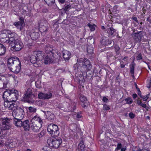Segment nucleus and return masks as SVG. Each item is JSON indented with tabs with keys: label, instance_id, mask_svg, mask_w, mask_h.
Instances as JSON below:
<instances>
[{
	"label": "nucleus",
	"instance_id": "13d9d810",
	"mask_svg": "<svg viewBox=\"0 0 151 151\" xmlns=\"http://www.w3.org/2000/svg\"><path fill=\"white\" fill-rule=\"evenodd\" d=\"M102 100L103 101L105 102H107L108 101V99L105 97H103Z\"/></svg>",
	"mask_w": 151,
	"mask_h": 151
},
{
	"label": "nucleus",
	"instance_id": "4d7b16f0",
	"mask_svg": "<svg viewBox=\"0 0 151 151\" xmlns=\"http://www.w3.org/2000/svg\"><path fill=\"white\" fill-rule=\"evenodd\" d=\"M78 62L77 63H77L76 64H75L74 65V69L75 70H77L78 68Z\"/></svg>",
	"mask_w": 151,
	"mask_h": 151
},
{
	"label": "nucleus",
	"instance_id": "052dcab7",
	"mask_svg": "<svg viewBox=\"0 0 151 151\" xmlns=\"http://www.w3.org/2000/svg\"><path fill=\"white\" fill-rule=\"evenodd\" d=\"M137 104L139 105H141L142 104V102L141 101H139V100H137Z\"/></svg>",
	"mask_w": 151,
	"mask_h": 151
},
{
	"label": "nucleus",
	"instance_id": "79ce46f5",
	"mask_svg": "<svg viewBox=\"0 0 151 151\" xmlns=\"http://www.w3.org/2000/svg\"><path fill=\"white\" fill-rule=\"evenodd\" d=\"M29 110L30 112H35L36 111V109L35 108L32 106L29 107Z\"/></svg>",
	"mask_w": 151,
	"mask_h": 151
},
{
	"label": "nucleus",
	"instance_id": "5fc2aeb1",
	"mask_svg": "<svg viewBox=\"0 0 151 151\" xmlns=\"http://www.w3.org/2000/svg\"><path fill=\"white\" fill-rule=\"evenodd\" d=\"M44 134V132H41L40 133L38 134V136L39 137H41Z\"/></svg>",
	"mask_w": 151,
	"mask_h": 151
},
{
	"label": "nucleus",
	"instance_id": "4468645a",
	"mask_svg": "<svg viewBox=\"0 0 151 151\" xmlns=\"http://www.w3.org/2000/svg\"><path fill=\"white\" fill-rule=\"evenodd\" d=\"M38 97L40 99H49L52 96V93L50 92L43 93L41 92L39 94Z\"/></svg>",
	"mask_w": 151,
	"mask_h": 151
},
{
	"label": "nucleus",
	"instance_id": "a878e982",
	"mask_svg": "<svg viewBox=\"0 0 151 151\" xmlns=\"http://www.w3.org/2000/svg\"><path fill=\"white\" fill-rule=\"evenodd\" d=\"M6 47L2 44L0 43V55H4L6 52Z\"/></svg>",
	"mask_w": 151,
	"mask_h": 151
},
{
	"label": "nucleus",
	"instance_id": "774afa93",
	"mask_svg": "<svg viewBox=\"0 0 151 151\" xmlns=\"http://www.w3.org/2000/svg\"><path fill=\"white\" fill-rule=\"evenodd\" d=\"M126 150V148L125 147H122L121 148V151H125Z\"/></svg>",
	"mask_w": 151,
	"mask_h": 151
},
{
	"label": "nucleus",
	"instance_id": "0e129e2a",
	"mask_svg": "<svg viewBox=\"0 0 151 151\" xmlns=\"http://www.w3.org/2000/svg\"><path fill=\"white\" fill-rule=\"evenodd\" d=\"M140 106H141L142 107L144 108H147L146 105V104H145L142 103Z\"/></svg>",
	"mask_w": 151,
	"mask_h": 151
},
{
	"label": "nucleus",
	"instance_id": "8fccbe9b",
	"mask_svg": "<svg viewBox=\"0 0 151 151\" xmlns=\"http://www.w3.org/2000/svg\"><path fill=\"white\" fill-rule=\"evenodd\" d=\"M122 145L121 143H118L117 144V147L116 148V150H119L122 148Z\"/></svg>",
	"mask_w": 151,
	"mask_h": 151
},
{
	"label": "nucleus",
	"instance_id": "423d86ee",
	"mask_svg": "<svg viewBox=\"0 0 151 151\" xmlns=\"http://www.w3.org/2000/svg\"><path fill=\"white\" fill-rule=\"evenodd\" d=\"M47 130L51 136L53 137H58L60 133L58 126L53 124H51L48 125Z\"/></svg>",
	"mask_w": 151,
	"mask_h": 151
},
{
	"label": "nucleus",
	"instance_id": "f3484780",
	"mask_svg": "<svg viewBox=\"0 0 151 151\" xmlns=\"http://www.w3.org/2000/svg\"><path fill=\"white\" fill-rule=\"evenodd\" d=\"M20 21L15 22L14 23V25L18 29H19L20 30H22V27L24 23V19L23 17H21L19 19Z\"/></svg>",
	"mask_w": 151,
	"mask_h": 151
},
{
	"label": "nucleus",
	"instance_id": "49530a36",
	"mask_svg": "<svg viewBox=\"0 0 151 151\" xmlns=\"http://www.w3.org/2000/svg\"><path fill=\"white\" fill-rule=\"evenodd\" d=\"M43 151H51V150L49 147L45 146L43 148Z\"/></svg>",
	"mask_w": 151,
	"mask_h": 151
},
{
	"label": "nucleus",
	"instance_id": "603ef678",
	"mask_svg": "<svg viewBox=\"0 0 151 151\" xmlns=\"http://www.w3.org/2000/svg\"><path fill=\"white\" fill-rule=\"evenodd\" d=\"M151 86V78L148 81V83L147 85V87L148 88H150Z\"/></svg>",
	"mask_w": 151,
	"mask_h": 151
},
{
	"label": "nucleus",
	"instance_id": "58836bf2",
	"mask_svg": "<svg viewBox=\"0 0 151 151\" xmlns=\"http://www.w3.org/2000/svg\"><path fill=\"white\" fill-rule=\"evenodd\" d=\"M141 31H140L136 33L137 34V41H140L142 38Z\"/></svg>",
	"mask_w": 151,
	"mask_h": 151
},
{
	"label": "nucleus",
	"instance_id": "39448f33",
	"mask_svg": "<svg viewBox=\"0 0 151 151\" xmlns=\"http://www.w3.org/2000/svg\"><path fill=\"white\" fill-rule=\"evenodd\" d=\"M78 62V64L81 66V69L82 70L84 69V70H83V72L87 73L88 71L90 70L92 68V65H91L90 62L87 59H83L82 58H80L77 59V63Z\"/></svg>",
	"mask_w": 151,
	"mask_h": 151
},
{
	"label": "nucleus",
	"instance_id": "c03bdc74",
	"mask_svg": "<svg viewBox=\"0 0 151 151\" xmlns=\"http://www.w3.org/2000/svg\"><path fill=\"white\" fill-rule=\"evenodd\" d=\"M103 109L104 110H108L110 109V107L108 105L105 104L103 105Z\"/></svg>",
	"mask_w": 151,
	"mask_h": 151
},
{
	"label": "nucleus",
	"instance_id": "4be33fe9",
	"mask_svg": "<svg viewBox=\"0 0 151 151\" xmlns=\"http://www.w3.org/2000/svg\"><path fill=\"white\" fill-rule=\"evenodd\" d=\"M42 111L46 114L47 118L48 120L52 121L54 119V115L52 113L47 111V113H46L45 111L42 110Z\"/></svg>",
	"mask_w": 151,
	"mask_h": 151
},
{
	"label": "nucleus",
	"instance_id": "7ed1b4c3",
	"mask_svg": "<svg viewBox=\"0 0 151 151\" xmlns=\"http://www.w3.org/2000/svg\"><path fill=\"white\" fill-rule=\"evenodd\" d=\"M10 120L7 118H1L0 122L2 124V126L0 127V138L2 139L5 137L6 134L7 130L9 129L10 127L9 123Z\"/></svg>",
	"mask_w": 151,
	"mask_h": 151
},
{
	"label": "nucleus",
	"instance_id": "4c0bfd02",
	"mask_svg": "<svg viewBox=\"0 0 151 151\" xmlns=\"http://www.w3.org/2000/svg\"><path fill=\"white\" fill-rule=\"evenodd\" d=\"M40 30H41L42 32H44L47 30V27L46 26H44V25L42 26V27L40 28Z\"/></svg>",
	"mask_w": 151,
	"mask_h": 151
},
{
	"label": "nucleus",
	"instance_id": "69168bd1",
	"mask_svg": "<svg viewBox=\"0 0 151 151\" xmlns=\"http://www.w3.org/2000/svg\"><path fill=\"white\" fill-rule=\"evenodd\" d=\"M132 19H133L134 21L137 22L138 20L137 19L136 17H132Z\"/></svg>",
	"mask_w": 151,
	"mask_h": 151
},
{
	"label": "nucleus",
	"instance_id": "de8ad7c7",
	"mask_svg": "<svg viewBox=\"0 0 151 151\" xmlns=\"http://www.w3.org/2000/svg\"><path fill=\"white\" fill-rule=\"evenodd\" d=\"M114 48L115 51L116 52V53L118 54L119 53L118 51L120 49V48L119 47L118 45H116L115 46Z\"/></svg>",
	"mask_w": 151,
	"mask_h": 151
},
{
	"label": "nucleus",
	"instance_id": "6e6552de",
	"mask_svg": "<svg viewBox=\"0 0 151 151\" xmlns=\"http://www.w3.org/2000/svg\"><path fill=\"white\" fill-rule=\"evenodd\" d=\"M55 54H48L43 59L44 63L46 64L52 63L56 60L57 59H59L60 58V55L58 54L57 57L56 58Z\"/></svg>",
	"mask_w": 151,
	"mask_h": 151
},
{
	"label": "nucleus",
	"instance_id": "3c124183",
	"mask_svg": "<svg viewBox=\"0 0 151 151\" xmlns=\"http://www.w3.org/2000/svg\"><path fill=\"white\" fill-rule=\"evenodd\" d=\"M137 60H140L142 59V54L141 53H140L139 55H138L137 56Z\"/></svg>",
	"mask_w": 151,
	"mask_h": 151
},
{
	"label": "nucleus",
	"instance_id": "20e7f679",
	"mask_svg": "<svg viewBox=\"0 0 151 151\" xmlns=\"http://www.w3.org/2000/svg\"><path fill=\"white\" fill-rule=\"evenodd\" d=\"M18 92L16 90L7 89L5 91L3 94L4 97H6L11 101H17L18 97Z\"/></svg>",
	"mask_w": 151,
	"mask_h": 151
},
{
	"label": "nucleus",
	"instance_id": "e433bc0d",
	"mask_svg": "<svg viewBox=\"0 0 151 151\" xmlns=\"http://www.w3.org/2000/svg\"><path fill=\"white\" fill-rule=\"evenodd\" d=\"M11 103V101H9L4 102V106L6 108H8L9 109Z\"/></svg>",
	"mask_w": 151,
	"mask_h": 151
},
{
	"label": "nucleus",
	"instance_id": "2f4dec72",
	"mask_svg": "<svg viewBox=\"0 0 151 151\" xmlns=\"http://www.w3.org/2000/svg\"><path fill=\"white\" fill-rule=\"evenodd\" d=\"M70 109L71 111H73L75 110L76 108V104L75 102L71 103L70 104Z\"/></svg>",
	"mask_w": 151,
	"mask_h": 151
},
{
	"label": "nucleus",
	"instance_id": "a18cd8bd",
	"mask_svg": "<svg viewBox=\"0 0 151 151\" xmlns=\"http://www.w3.org/2000/svg\"><path fill=\"white\" fill-rule=\"evenodd\" d=\"M132 37L136 41H137V34L136 33H133L132 34Z\"/></svg>",
	"mask_w": 151,
	"mask_h": 151
},
{
	"label": "nucleus",
	"instance_id": "b1692460",
	"mask_svg": "<svg viewBox=\"0 0 151 151\" xmlns=\"http://www.w3.org/2000/svg\"><path fill=\"white\" fill-rule=\"evenodd\" d=\"M85 147L83 141H81L78 146V151H84Z\"/></svg>",
	"mask_w": 151,
	"mask_h": 151
},
{
	"label": "nucleus",
	"instance_id": "a211bd4d",
	"mask_svg": "<svg viewBox=\"0 0 151 151\" xmlns=\"http://www.w3.org/2000/svg\"><path fill=\"white\" fill-rule=\"evenodd\" d=\"M104 37L101 41V44L104 45H109L111 44L112 42V41L111 40H109L106 39V37L107 36L103 35Z\"/></svg>",
	"mask_w": 151,
	"mask_h": 151
},
{
	"label": "nucleus",
	"instance_id": "c756f323",
	"mask_svg": "<svg viewBox=\"0 0 151 151\" xmlns=\"http://www.w3.org/2000/svg\"><path fill=\"white\" fill-rule=\"evenodd\" d=\"M87 52L90 54H92L93 53V48L91 45H88L87 47Z\"/></svg>",
	"mask_w": 151,
	"mask_h": 151
},
{
	"label": "nucleus",
	"instance_id": "5701e85b",
	"mask_svg": "<svg viewBox=\"0 0 151 151\" xmlns=\"http://www.w3.org/2000/svg\"><path fill=\"white\" fill-rule=\"evenodd\" d=\"M10 33L9 30L5 29L0 33V39L8 37V33Z\"/></svg>",
	"mask_w": 151,
	"mask_h": 151
},
{
	"label": "nucleus",
	"instance_id": "9b49d317",
	"mask_svg": "<svg viewBox=\"0 0 151 151\" xmlns=\"http://www.w3.org/2000/svg\"><path fill=\"white\" fill-rule=\"evenodd\" d=\"M8 83L9 81L5 77L0 76V89L7 88Z\"/></svg>",
	"mask_w": 151,
	"mask_h": 151
},
{
	"label": "nucleus",
	"instance_id": "6ab92c4d",
	"mask_svg": "<svg viewBox=\"0 0 151 151\" xmlns=\"http://www.w3.org/2000/svg\"><path fill=\"white\" fill-rule=\"evenodd\" d=\"M24 130L26 131L29 130L30 124L29 121L27 120L22 122V126Z\"/></svg>",
	"mask_w": 151,
	"mask_h": 151
},
{
	"label": "nucleus",
	"instance_id": "ea45409f",
	"mask_svg": "<svg viewBox=\"0 0 151 151\" xmlns=\"http://www.w3.org/2000/svg\"><path fill=\"white\" fill-rule=\"evenodd\" d=\"M32 91L31 89L30 88H29L27 90L26 92V93L25 94L26 95H29V96H31V95H32Z\"/></svg>",
	"mask_w": 151,
	"mask_h": 151
},
{
	"label": "nucleus",
	"instance_id": "c85d7f7f",
	"mask_svg": "<svg viewBox=\"0 0 151 151\" xmlns=\"http://www.w3.org/2000/svg\"><path fill=\"white\" fill-rule=\"evenodd\" d=\"M31 37L33 40L37 39L39 37L38 34L36 32H33L31 34Z\"/></svg>",
	"mask_w": 151,
	"mask_h": 151
},
{
	"label": "nucleus",
	"instance_id": "dca6fc26",
	"mask_svg": "<svg viewBox=\"0 0 151 151\" xmlns=\"http://www.w3.org/2000/svg\"><path fill=\"white\" fill-rule=\"evenodd\" d=\"M10 33H8V37L9 38L10 44H12L14 40H16L17 39V34L14 32H12L9 30Z\"/></svg>",
	"mask_w": 151,
	"mask_h": 151
},
{
	"label": "nucleus",
	"instance_id": "bf43d9fd",
	"mask_svg": "<svg viewBox=\"0 0 151 151\" xmlns=\"http://www.w3.org/2000/svg\"><path fill=\"white\" fill-rule=\"evenodd\" d=\"M65 0H58V1L61 4H63L65 3Z\"/></svg>",
	"mask_w": 151,
	"mask_h": 151
},
{
	"label": "nucleus",
	"instance_id": "a19ab883",
	"mask_svg": "<svg viewBox=\"0 0 151 151\" xmlns=\"http://www.w3.org/2000/svg\"><path fill=\"white\" fill-rule=\"evenodd\" d=\"M31 97V96L26 95L24 94V96L23 97V99L24 101L28 102L29 101V99Z\"/></svg>",
	"mask_w": 151,
	"mask_h": 151
},
{
	"label": "nucleus",
	"instance_id": "864d4df0",
	"mask_svg": "<svg viewBox=\"0 0 151 151\" xmlns=\"http://www.w3.org/2000/svg\"><path fill=\"white\" fill-rule=\"evenodd\" d=\"M149 96L148 95H147L143 97V100L144 101H146L148 98Z\"/></svg>",
	"mask_w": 151,
	"mask_h": 151
},
{
	"label": "nucleus",
	"instance_id": "9d476101",
	"mask_svg": "<svg viewBox=\"0 0 151 151\" xmlns=\"http://www.w3.org/2000/svg\"><path fill=\"white\" fill-rule=\"evenodd\" d=\"M12 115L14 118L17 117L19 118H22L24 115V112L23 109L19 107L15 111L12 112Z\"/></svg>",
	"mask_w": 151,
	"mask_h": 151
},
{
	"label": "nucleus",
	"instance_id": "680f3d73",
	"mask_svg": "<svg viewBox=\"0 0 151 151\" xmlns=\"http://www.w3.org/2000/svg\"><path fill=\"white\" fill-rule=\"evenodd\" d=\"M137 95L136 93H134L132 94V97L134 99L135 98H137Z\"/></svg>",
	"mask_w": 151,
	"mask_h": 151
},
{
	"label": "nucleus",
	"instance_id": "e2e57ef3",
	"mask_svg": "<svg viewBox=\"0 0 151 151\" xmlns=\"http://www.w3.org/2000/svg\"><path fill=\"white\" fill-rule=\"evenodd\" d=\"M35 121H38L41 124V126H42V120L40 119H39L38 120H36Z\"/></svg>",
	"mask_w": 151,
	"mask_h": 151
},
{
	"label": "nucleus",
	"instance_id": "412c9836",
	"mask_svg": "<svg viewBox=\"0 0 151 151\" xmlns=\"http://www.w3.org/2000/svg\"><path fill=\"white\" fill-rule=\"evenodd\" d=\"M13 120L14 124L17 127H20L22 126V121L21 119H18L17 118H14Z\"/></svg>",
	"mask_w": 151,
	"mask_h": 151
},
{
	"label": "nucleus",
	"instance_id": "2eb2a0df",
	"mask_svg": "<svg viewBox=\"0 0 151 151\" xmlns=\"http://www.w3.org/2000/svg\"><path fill=\"white\" fill-rule=\"evenodd\" d=\"M45 52L46 53H51V54H55V51L53 49L52 46L49 44L46 45L44 47Z\"/></svg>",
	"mask_w": 151,
	"mask_h": 151
},
{
	"label": "nucleus",
	"instance_id": "6e6d98bb",
	"mask_svg": "<svg viewBox=\"0 0 151 151\" xmlns=\"http://www.w3.org/2000/svg\"><path fill=\"white\" fill-rule=\"evenodd\" d=\"M137 90L138 91V95L139 96L143 98L142 96L141 95V92L139 90V89L137 88Z\"/></svg>",
	"mask_w": 151,
	"mask_h": 151
},
{
	"label": "nucleus",
	"instance_id": "1a4fd4ad",
	"mask_svg": "<svg viewBox=\"0 0 151 151\" xmlns=\"http://www.w3.org/2000/svg\"><path fill=\"white\" fill-rule=\"evenodd\" d=\"M10 45L12 46L11 50L12 51H16L20 50L23 46V43L18 39L14 40L13 43L10 44Z\"/></svg>",
	"mask_w": 151,
	"mask_h": 151
},
{
	"label": "nucleus",
	"instance_id": "f03ea898",
	"mask_svg": "<svg viewBox=\"0 0 151 151\" xmlns=\"http://www.w3.org/2000/svg\"><path fill=\"white\" fill-rule=\"evenodd\" d=\"M43 53L40 51H34L32 54L30 55L29 60L31 63H33L35 67H38L42 63V60L43 59Z\"/></svg>",
	"mask_w": 151,
	"mask_h": 151
},
{
	"label": "nucleus",
	"instance_id": "bb28decb",
	"mask_svg": "<svg viewBox=\"0 0 151 151\" xmlns=\"http://www.w3.org/2000/svg\"><path fill=\"white\" fill-rule=\"evenodd\" d=\"M80 99L81 102L83 103L84 104V107L86 106V105H87L88 102L87 101V98L85 96L83 95H81L80 97Z\"/></svg>",
	"mask_w": 151,
	"mask_h": 151
},
{
	"label": "nucleus",
	"instance_id": "aec40b11",
	"mask_svg": "<svg viewBox=\"0 0 151 151\" xmlns=\"http://www.w3.org/2000/svg\"><path fill=\"white\" fill-rule=\"evenodd\" d=\"M63 57L65 60H68L71 57V53L66 50H64L63 51Z\"/></svg>",
	"mask_w": 151,
	"mask_h": 151
},
{
	"label": "nucleus",
	"instance_id": "72a5a7b5",
	"mask_svg": "<svg viewBox=\"0 0 151 151\" xmlns=\"http://www.w3.org/2000/svg\"><path fill=\"white\" fill-rule=\"evenodd\" d=\"M44 1L49 6L53 4L55 1V0H44Z\"/></svg>",
	"mask_w": 151,
	"mask_h": 151
},
{
	"label": "nucleus",
	"instance_id": "f8f14e48",
	"mask_svg": "<svg viewBox=\"0 0 151 151\" xmlns=\"http://www.w3.org/2000/svg\"><path fill=\"white\" fill-rule=\"evenodd\" d=\"M30 125V128L35 132L39 131L41 127V124L38 121H35L34 122L33 121V122L31 123Z\"/></svg>",
	"mask_w": 151,
	"mask_h": 151
},
{
	"label": "nucleus",
	"instance_id": "f704fd0d",
	"mask_svg": "<svg viewBox=\"0 0 151 151\" xmlns=\"http://www.w3.org/2000/svg\"><path fill=\"white\" fill-rule=\"evenodd\" d=\"M125 101L126 102V103L129 104H132L133 101L132 99L130 97H128L125 99Z\"/></svg>",
	"mask_w": 151,
	"mask_h": 151
},
{
	"label": "nucleus",
	"instance_id": "473e14b6",
	"mask_svg": "<svg viewBox=\"0 0 151 151\" xmlns=\"http://www.w3.org/2000/svg\"><path fill=\"white\" fill-rule=\"evenodd\" d=\"M70 128L72 129V130L74 132L77 131V129H79V128H77L76 125L75 124H71L70 125Z\"/></svg>",
	"mask_w": 151,
	"mask_h": 151
},
{
	"label": "nucleus",
	"instance_id": "09e8293b",
	"mask_svg": "<svg viewBox=\"0 0 151 151\" xmlns=\"http://www.w3.org/2000/svg\"><path fill=\"white\" fill-rule=\"evenodd\" d=\"M129 116L130 118L132 119L135 116V114L131 112L129 113Z\"/></svg>",
	"mask_w": 151,
	"mask_h": 151
},
{
	"label": "nucleus",
	"instance_id": "7c9ffc66",
	"mask_svg": "<svg viewBox=\"0 0 151 151\" xmlns=\"http://www.w3.org/2000/svg\"><path fill=\"white\" fill-rule=\"evenodd\" d=\"M0 40L1 42L2 43H6L10 45V41H9V39L8 37H6V38L1 39H0Z\"/></svg>",
	"mask_w": 151,
	"mask_h": 151
},
{
	"label": "nucleus",
	"instance_id": "c9c22d12",
	"mask_svg": "<svg viewBox=\"0 0 151 151\" xmlns=\"http://www.w3.org/2000/svg\"><path fill=\"white\" fill-rule=\"evenodd\" d=\"M88 26L89 27L91 31H93L95 30L96 25L94 24L92 25L88 24Z\"/></svg>",
	"mask_w": 151,
	"mask_h": 151
},
{
	"label": "nucleus",
	"instance_id": "37998d69",
	"mask_svg": "<svg viewBox=\"0 0 151 151\" xmlns=\"http://www.w3.org/2000/svg\"><path fill=\"white\" fill-rule=\"evenodd\" d=\"M71 8V6L70 4H68L65 6L64 10L65 11H67Z\"/></svg>",
	"mask_w": 151,
	"mask_h": 151
},
{
	"label": "nucleus",
	"instance_id": "393cba45",
	"mask_svg": "<svg viewBox=\"0 0 151 151\" xmlns=\"http://www.w3.org/2000/svg\"><path fill=\"white\" fill-rule=\"evenodd\" d=\"M135 64L134 62H132L130 66V73L131 76L134 78V70Z\"/></svg>",
	"mask_w": 151,
	"mask_h": 151
},
{
	"label": "nucleus",
	"instance_id": "cd10ccee",
	"mask_svg": "<svg viewBox=\"0 0 151 151\" xmlns=\"http://www.w3.org/2000/svg\"><path fill=\"white\" fill-rule=\"evenodd\" d=\"M18 107L17 104L11 103L9 109L12 110L13 112H14V111H15Z\"/></svg>",
	"mask_w": 151,
	"mask_h": 151
},
{
	"label": "nucleus",
	"instance_id": "ddd939ff",
	"mask_svg": "<svg viewBox=\"0 0 151 151\" xmlns=\"http://www.w3.org/2000/svg\"><path fill=\"white\" fill-rule=\"evenodd\" d=\"M103 34L107 36L113 37L116 35V32L115 29L112 27L106 29Z\"/></svg>",
	"mask_w": 151,
	"mask_h": 151
},
{
	"label": "nucleus",
	"instance_id": "338daca9",
	"mask_svg": "<svg viewBox=\"0 0 151 151\" xmlns=\"http://www.w3.org/2000/svg\"><path fill=\"white\" fill-rule=\"evenodd\" d=\"M76 117L78 118H80L81 117V115L79 114H77Z\"/></svg>",
	"mask_w": 151,
	"mask_h": 151
},
{
	"label": "nucleus",
	"instance_id": "f257e3e1",
	"mask_svg": "<svg viewBox=\"0 0 151 151\" xmlns=\"http://www.w3.org/2000/svg\"><path fill=\"white\" fill-rule=\"evenodd\" d=\"M7 66L11 71L18 73L21 70V63L18 58L10 57L8 60Z\"/></svg>",
	"mask_w": 151,
	"mask_h": 151
},
{
	"label": "nucleus",
	"instance_id": "0eeeda50",
	"mask_svg": "<svg viewBox=\"0 0 151 151\" xmlns=\"http://www.w3.org/2000/svg\"><path fill=\"white\" fill-rule=\"evenodd\" d=\"M47 142L50 147L56 149L59 147L62 143V140L61 138L50 139L47 140Z\"/></svg>",
	"mask_w": 151,
	"mask_h": 151
}]
</instances>
